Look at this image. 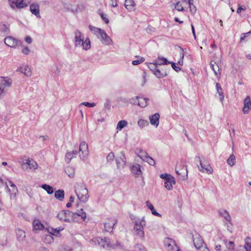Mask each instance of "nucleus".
<instances>
[{
  "label": "nucleus",
  "mask_w": 251,
  "mask_h": 251,
  "mask_svg": "<svg viewBox=\"0 0 251 251\" xmlns=\"http://www.w3.org/2000/svg\"><path fill=\"white\" fill-rule=\"evenodd\" d=\"M90 30L100 39L101 43L104 45H108L111 44L112 41L110 37L105 32L99 28L89 25Z\"/></svg>",
  "instance_id": "f257e3e1"
},
{
  "label": "nucleus",
  "mask_w": 251,
  "mask_h": 251,
  "mask_svg": "<svg viewBox=\"0 0 251 251\" xmlns=\"http://www.w3.org/2000/svg\"><path fill=\"white\" fill-rule=\"evenodd\" d=\"M192 238L194 245L197 251H210L198 233L195 232L193 234Z\"/></svg>",
  "instance_id": "f03ea898"
},
{
  "label": "nucleus",
  "mask_w": 251,
  "mask_h": 251,
  "mask_svg": "<svg viewBox=\"0 0 251 251\" xmlns=\"http://www.w3.org/2000/svg\"><path fill=\"white\" fill-rule=\"evenodd\" d=\"M90 243L93 245H99L103 248H113L114 247L110 244V239L105 237L102 239L100 237L94 238L90 241Z\"/></svg>",
  "instance_id": "7ed1b4c3"
},
{
  "label": "nucleus",
  "mask_w": 251,
  "mask_h": 251,
  "mask_svg": "<svg viewBox=\"0 0 251 251\" xmlns=\"http://www.w3.org/2000/svg\"><path fill=\"white\" fill-rule=\"evenodd\" d=\"M22 169L25 171L35 170L38 168V164L33 159L28 158L21 164Z\"/></svg>",
  "instance_id": "20e7f679"
},
{
  "label": "nucleus",
  "mask_w": 251,
  "mask_h": 251,
  "mask_svg": "<svg viewBox=\"0 0 251 251\" xmlns=\"http://www.w3.org/2000/svg\"><path fill=\"white\" fill-rule=\"evenodd\" d=\"M76 214L74 212H72L69 210H64L59 212L57 217L61 221L70 222L71 220L70 218L72 217V219L71 220L74 221V216Z\"/></svg>",
  "instance_id": "39448f33"
},
{
  "label": "nucleus",
  "mask_w": 251,
  "mask_h": 251,
  "mask_svg": "<svg viewBox=\"0 0 251 251\" xmlns=\"http://www.w3.org/2000/svg\"><path fill=\"white\" fill-rule=\"evenodd\" d=\"M12 83V81L10 78L0 77V98L4 95V89L10 87Z\"/></svg>",
  "instance_id": "423d86ee"
},
{
  "label": "nucleus",
  "mask_w": 251,
  "mask_h": 251,
  "mask_svg": "<svg viewBox=\"0 0 251 251\" xmlns=\"http://www.w3.org/2000/svg\"><path fill=\"white\" fill-rule=\"evenodd\" d=\"M164 245L168 251H181L172 239L166 238L164 241Z\"/></svg>",
  "instance_id": "0eeeda50"
},
{
  "label": "nucleus",
  "mask_w": 251,
  "mask_h": 251,
  "mask_svg": "<svg viewBox=\"0 0 251 251\" xmlns=\"http://www.w3.org/2000/svg\"><path fill=\"white\" fill-rule=\"evenodd\" d=\"M76 194L80 201L85 202L88 199V192L85 187L81 186L80 190L75 191Z\"/></svg>",
  "instance_id": "6e6552de"
},
{
  "label": "nucleus",
  "mask_w": 251,
  "mask_h": 251,
  "mask_svg": "<svg viewBox=\"0 0 251 251\" xmlns=\"http://www.w3.org/2000/svg\"><path fill=\"white\" fill-rule=\"evenodd\" d=\"M79 151L80 152V157L81 159L85 160L88 155V144L85 142H81L79 145Z\"/></svg>",
  "instance_id": "1a4fd4ad"
},
{
  "label": "nucleus",
  "mask_w": 251,
  "mask_h": 251,
  "mask_svg": "<svg viewBox=\"0 0 251 251\" xmlns=\"http://www.w3.org/2000/svg\"><path fill=\"white\" fill-rule=\"evenodd\" d=\"M197 158L198 159V161L200 163V166H198L200 171L202 172H206L208 174H211L213 172V170L210 166V164L206 161H203L202 162L200 160V157L198 156Z\"/></svg>",
  "instance_id": "9d476101"
},
{
  "label": "nucleus",
  "mask_w": 251,
  "mask_h": 251,
  "mask_svg": "<svg viewBox=\"0 0 251 251\" xmlns=\"http://www.w3.org/2000/svg\"><path fill=\"white\" fill-rule=\"evenodd\" d=\"M116 161L117 168L118 169L124 168L126 166V158L123 151L120 152L119 157L116 159Z\"/></svg>",
  "instance_id": "9b49d317"
},
{
  "label": "nucleus",
  "mask_w": 251,
  "mask_h": 251,
  "mask_svg": "<svg viewBox=\"0 0 251 251\" xmlns=\"http://www.w3.org/2000/svg\"><path fill=\"white\" fill-rule=\"evenodd\" d=\"M117 221L114 219H109L104 224V229L107 232H112L114 226L117 224Z\"/></svg>",
  "instance_id": "f8f14e48"
},
{
  "label": "nucleus",
  "mask_w": 251,
  "mask_h": 251,
  "mask_svg": "<svg viewBox=\"0 0 251 251\" xmlns=\"http://www.w3.org/2000/svg\"><path fill=\"white\" fill-rule=\"evenodd\" d=\"M84 38L82 33L78 30L75 32V42L76 47H80V44L83 41Z\"/></svg>",
  "instance_id": "ddd939ff"
},
{
  "label": "nucleus",
  "mask_w": 251,
  "mask_h": 251,
  "mask_svg": "<svg viewBox=\"0 0 251 251\" xmlns=\"http://www.w3.org/2000/svg\"><path fill=\"white\" fill-rule=\"evenodd\" d=\"M251 109V100L250 96H247L244 100V107L242 111L244 114H248Z\"/></svg>",
  "instance_id": "4468645a"
},
{
  "label": "nucleus",
  "mask_w": 251,
  "mask_h": 251,
  "mask_svg": "<svg viewBox=\"0 0 251 251\" xmlns=\"http://www.w3.org/2000/svg\"><path fill=\"white\" fill-rule=\"evenodd\" d=\"M4 43L11 48H15L17 45V40L12 36H7L4 38Z\"/></svg>",
  "instance_id": "2eb2a0df"
},
{
  "label": "nucleus",
  "mask_w": 251,
  "mask_h": 251,
  "mask_svg": "<svg viewBox=\"0 0 251 251\" xmlns=\"http://www.w3.org/2000/svg\"><path fill=\"white\" fill-rule=\"evenodd\" d=\"M30 10L31 12L35 15L37 17L40 18L39 13V6L38 4L32 3L30 6Z\"/></svg>",
  "instance_id": "dca6fc26"
},
{
  "label": "nucleus",
  "mask_w": 251,
  "mask_h": 251,
  "mask_svg": "<svg viewBox=\"0 0 251 251\" xmlns=\"http://www.w3.org/2000/svg\"><path fill=\"white\" fill-rule=\"evenodd\" d=\"M160 115L159 113H156L154 115L150 117V123L152 125L155 126L156 127L158 126L159 125V119Z\"/></svg>",
  "instance_id": "f3484780"
},
{
  "label": "nucleus",
  "mask_w": 251,
  "mask_h": 251,
  "mask_svg": "<svg viewBox=\"0 0 251 251\" xmlns=\"http://www.w3.org/2000/svg\"><path fill=\"white\" fill-rule=\"evenodd\" d=\"M33 230L34 231L42 230L44 228V225L39 220H34L32 223Z\"/></svg>",
  "instance_id": "a211bd4d"
},
{
  "label": "nucleus",
  "mask_w": 251,
  "mask_h": 251,
  "mask_svg": "<svg viewBox=\"0 0 251 251\" xmlns=\"http://www.w3.org/2000/svg\"><path fill=\"white\" fill-rule=\"evenodd\" d=\"M146 225V221L144 217L141 220H136L135 222V225L134 227V230H136L138 228L143 229L144 227Z\"/></svg>",
  "instance_id": "6ab92c4d"
},
{
  "label": "nucleus",
  "mask_w": 251,
  "mask_h": 251,
  "mask_svg": "<svg viewBox=\"0 0 251 251\" xmlns=\"http://www.w3.org/2000/svg\"><path fill=\"white\" fill-rule=\"evenodd\" d=\"M155 64L158 65H167L171 63V62L163 57L158 56L154 61Z\"/></svg>",
  "instance_id": "aec40b11"
},
{
  "label": "nucleus",
  "mask_w": 251,
  "mask_h": 251,
  "mask_svg": "<svg viewBox=\"0 0 251 251\" xmlns=\"http://www.w3.org/2000/svg\"><path fill=\"white\" fill-rule=\"evenodd\" d=\"M28 2L27 0H17L14 4V8H23L27 6Z\"/></svg>",
  "instance_id": "412c9836"
},
{
  "label": "nucleus",
  "mask_w": 251,
  "mask_h": 251,
  "mask_svg": "<svg viewBox=\"0 0 251 251\" xmlns=\"http://www.w3.org/2000/svg\"><path fill=\"white\" fill-rule=\"evenodd\" d=\"M173 184H176V181L174 177H171L170 179H168V180L165 182V187L168 190H171L173 188Z\"/></svg>",
  "instance_id": "4be33fe9"
},
{
  "label": "nucleus",
  "mask_w": 251,
  "mask_h": 251,
  "mask_svg": "<svg viewBox=\"0 0 251 251\" xmlns=\"http://www.w3.org/2000/svg\"><path fill=\"white\" fill-rule=\"evenodd\" d=\"M125 6L129 11L134 10L135 3L133 0H125Z\"/></svg>",
  "instance_id": "5701e85b"
},
{
  "label": "nucleus",
  "mask_w": 251,
  "mask_h": 251,
  "mask_svg": "<svg viewBox=\"0 0 251 251\" xmlns=\"http://www.w3.org/2000/svg\"><path fill=\"white\" fill-rule=\"evenodd\" d=\"M131 171L133 174L137 175H140L142 173L141 166L138 164L133 165L131 168Z\"/></svg>",
  "instance_id": "b1692460"
},
{
  "label": "nucleus",
  "mask_w": 251,
  "mask_h": 251,
  "mask_svg": "<svg viewBox=\"0 0 251 251\" xmlns=\"http://www.w3.org/2000/svg\"><path fill=\"white\" fill-rule=\"evenodd\" d=\"M20 71L22 73L24 74L27 76H30L31 75V72L30 68L28 66H25L24 68L21 67L17 71Z\"/></svg>",
  "instance_id": "393cba45"
},
{
  "label": "nucleus",
  "mask_w": 251,
  "mask_h": 251,
  "mask_svg": "<svg viewBox=\"0 0 251 251\" xmlns=\"http://www.w3.org/2000/svg\"><path fill=\"white\" fill-rule=\"evenodd\" d=\"M216 88L217 93H218L220 96V101L223 102L224 99V95L222 88L220 84L219 83H216Z\"/></svg>",
  "instance_id": "a878e982"
},
{
  "label": "nucleus",
  "mask_w": 251,
  "mask_h": 251,
  "mask_svg": "<svg viewBox=\"0 0 251 251\" xmlns=\"http://www.w3.org/2000/svg\"><path fill=\"white\" fill-rule=\"evenodd\" d=\"M82 47L84 50H88L91 48V43L88 38H86L85 40L82 42L80 44V47Z\"/></svg>",
  "instance_id": "bb28decb"
},
{
  "label": "nucleus",
  "mask_w": 251,
  "mask_h": 251,
  "mask_svg": "<svg viewBox=\"0 0 251 251\" xmlns=\"http://www.w3.org/2000/svg\"><path fill=\"white\" fill-rule=\"evenodd\" d=\"M16 235L18 240L22 241L25 237V233L24 230L19 229L16 230Z\"/></svg>",
  "instance_id": "cd10ccee"
},
{
  "label": "nucleus",
  "mask_w": 251,
  "mask_h": 251,
  "mask_svg": "<svg viewBox=\"0 0 251 251\" xmlns=\"http://www.w3.org/2000/svg\"><path fill=\"white\" fill-rule=\"evenodd\" d=\"M153 73L158 78H162L167 75V73L166 71H163V70L161 71L158 67Z\"/></svg>",
  "instance_id": "c85d7f7f"
},
{
  "label": "nucleus",
  "mask_w": 251,
  "mask_h": 251,
  "mask_svg": "<svg viewBox=\"0 0 251 251\" xmlns=\"http://www.w3.org/2000/svg\"><path fill=\"white\" fill-rule=\"evenodd\" d=\"M55 198L60 201H62L64 198V191L63 190H58L54 194Z\"/></svg>",
  "instance_id": "c756f323"
},
{
  "label": "nucleus",
  "mask_w": 251,
  "mask_h": 251,
  "mask_svg": "<svg viewBox=\"0 0 251 251\" xmlns=\"http://www.w3.org/2000/svg\"><path fill=\"white\" fill-rule=\"evenodd\" d=\"M146 203L147 206L151 210L152 214H153L155 216H158L159 217H161V215L155 211L153 205L152 204H151L149 201H147Z\"/></svg>",
  "instance_id": "7c9ffc66"
},
{
  "label": "nucleus",
  "mask_w": 251,
  "mask_h": 251,
  "mask_svg": "<svg viewBox=\"0 0 251 251\" xmlns=\"http://www.w3.org/2000/svg\"><path fill=\"white\" fill-rule=\"evenodd\" d=\"M219 214L221 216L223 217L226 221H231V218L229 215V213L226 210H222L220 211Z\"/></svg>",
  "instance_id": "2f4dec72"
},
{
  "label": "nucleus",
  "mask_w": 251,
  "mask_h": 251,
  "mask_svg": "<svg viewBox=\"0 0 251 251\" xmlns=\"http://www.w3.org/2000/svg\"><path fill=\"white\" fill-rule=\"evenodd\" d=\"M65 173L71 178H73L75 175V169L72 167H67L65 169Z\"/></svg>",
  "instance_id": "473e14b6"
},
{
  "label": "nucleus",
  "mask_w": 251,
  "mask_h": 251,
  "mask_svg": "<svg viewBox=\"0 0 251 251\" xmlns=\"http://www.w3.org/2000/svg\"><path fill=\"white\" fill-rule=\"evenodd\" d=\"M210 66L216 75L220 74V69L218 65L214 61H211Z\"/></svg>",
  "instance_id": "72a5a7b5"
},
{
  "label": "nucleus",
  "mask_w": 251,
  "mask_h": 251,
  "mask_svg": "<svg viewBox=\"0 0 251 251\" xmlns=\"http://www.w3.org/2000/svg\"><path fill=\"white\" fill-rule=\"evenodd\" d=\"M137 155L144 161H145L147 158L149 156V155H148V153L146 151H143L141 150H139V152L137 153Z\"/></svg>",
  "instance_id": "f704fd0d"
},
{
  "label": "nucleus",
  "mask_w": 251,
  "mask_h": 251,
  "mask_svg": "<svg viewBox=\"0 0 251 251\" xmlns=\"http://www.w3.org/2000/svg\"><path fill=\"white\" fill-rule=\"evenodd\" d=\"M41 187L45 190L47 191V192L49 194H52L53 193V187L51 186L48 184H43L42 185Z\"/></svg>",
  "instance_id": "c9c22d12"
},
{
  "label": "nucleus",
  "mask_w": 251,
  "mask_h": 251,
  "mask_svg": "<svg viewBox=\"0 0 251 251\" xmlns=\"http://www.w3.org/2000/svg\"><path fill=\"white\" fill-rule=\"evenodd\" d=\"M127 125V122L125 120L120 121L117 125V129L121 130Z\"/></svg>",
  "instance_id": "e433bc0d"
},
{
  "label": "nucleus",
  "mask_w": 251,
  "mask_h": 251,
  "mask_svg": "<svg viewBox=\"0 0 251 251\" xmlns=\"http://www.w3.org/2000/svg\"><path fill=\"white\" fill-rule=\"evenodd\" d=\"M147 100H149V99L139 98L138 105L142 107H145L147 105Z\"/></svg>",
  "instance_id": "4c0bfd02"
},
{
  "label": "nucleus",
  "mask_w": 251,
  "mask_h": 251,
  "mask_svg": "<svg viewBox=\"0 0 251 251\" xmlns=\"http://www.w3.org/2000/svg\"><path fill=\"white\" fill-rule=\"evenodd\" d=\"M75 213L76 214V215L74 216V218H75L77 216H78L81 217L83 221L85 220L86 218V213L83 211L82 209H81L80 211Z\"/></svg>",
  "instance_id": "58836bf2"
},
{
  "label": "nucleus",
  "mask_w": 251,
  "mask_h": 251,
  "mask_svg": "<svg viewBox=\"0 0 251 251\" xmlns=\"http://www.w3.org/2000/svg\"><path fill=\"white\" fill-rule=\"evenodd\" d=\"M227 163L230 166H233L235 163V157L233 155V154H232L230 155L229 158L227 159Z\"/></svg>",
  "instance_id": "ea45409f"
},
{
  "label": "nucleus",
  "mask_w": 251,
  "mask_h": 251,
  "mask_svg": "<svg viewBox=\"0 0 251 251\" xmlns=\"http://www.w3.org/2000/svg\"><path fill=\"white\" fill-rule=\"evenodd\" d=\"M0 30L1 32L5 34H8L9 33V25H7L5 24H2L0 25Z\"/></svg>",
  "instance_id": "a19ab883"
},
{
  "label": "nucleus",
  "mask_w": 251,
  "mask_h": 251,
  "mask_svg": "<svg viewBox=\"0 0 251 251\" xmlns=\"http://www.w3.org/2000/svg\"><path fill=\"white\" fill-rule=\"evenodd\" d=\"M177 168L178 166L177 165L176 168V173L178 175H184L185 173H187V168L186 166H183V168L179 170H177Z\"/></svg>",
  "instance_id": "79ce46f5"
},
{
  "label": "nucleus",
  "mask_w": 251,
  "mask_h": 251,
  "mask_svg": "<svg viewBox=\"0 0 251 251\" xmlns=\"http://www.w3.org/2000/svg\"><path fill=\"white\" fill-rule=\"evenodd\" d=\"M134 234L141 238L144 237L145 235L144 231L142 228H138L136 230H134Z\"/></svg>",
  "instance_id": "37998d69"
},
{
  "label": "nucleus",
  "mask_w": 251,
  "mask_h": 251,
  "mask_svg": "<svg viewBox=\"0 0 251 251\" xmlns=\"http://www.w3.org/2000/svg\"><path fill=\"white\" fill-rule=\"evenodd\" d=\"M63 228H59V229H57V228H50V230L49 229H48V230H49V232L50 233L51 235H56V236H57L59 234V232L63 230Z\"/></svg>",
  "instance_id": "c03bdc74"
},
{
  "label": "nucleus",
  "mask_w": 251,
  "mask_h": 251,
  "mask_svg": "<svg viewBox=\"0 0 251 251\" xmlns=\"http://www.w3.org/2000/svg\"><path fill=\"white\" fill-rule=\"evenodd\" d=\"M74 157V155H72V153H71V152H68L66 153L65 155V161L67 163H69L71 159Z\"/></svg>",
  "instance_id": "a18cd8bd"
},
{
  "label": "nucleus",
  "mask_w": 251,
  "mask_h": 251,
  "mask_svg": "<svg viewBox=\"0 0 251 251\" xmlns=\"http://www.w3.org/2000/svg\"><path fill=\"white\" fill-rule=\"evenodd\" d=\"M149 68L150 69V70L153 73L156 69L158 67L157 65L155 64V62L154 61L153 63H150L148 65Z\"/></svg>",
  "instance_id": "49530a36"
},
{
  "label": "nucleus",
  "mask_w": 251,
  "mask_h": 251,
  "mask_svg": "<svg viewBox=\"0 0 251 251\" xmlns=\"http://www.w3.org/2000/svg\"><path fill=\"white\" fill-rule=\"evenodd\" d=\"M115 158V155L114 153L112 152H110L106 158L107 161L108 162H112L114 161Z\"/></svg>",
  "instance_id": "de8ad7c7"
},
{
  "label": "nucleus",
  "mask_w": 251,
  "mask_h": 251,
  "mask_svg": "<svg viewBox=\"0 0 251 251\" xmlns=\"http://www.w3.org/2000/svg\"><path fill=\"white\" fill-rule=\"evenodd\" d=\"M135 251H146L145 247L141 244H137L134 247Z\"/></svg>",
  "instance_id": "09e8293b"
},
{
  "label": "nucleus",
  "mask_w": 251,
  "mask_h": 251,
  "mask_svg": "<svg viewBox=\"0 0 251 251\" xmlns=\"http://www.w3.org/2000/svg\"><path fill=\"white\" fill-rule=\"evenodd\" d=\"M144 60H145L144 58L141 57L137 60L132 61V64L133 65H138V64L143 62L144 61Z\"/></svg>",
  "instance_id": "8fccbe9b"
},
{
  "label": "nucleus",
  "mask_w": 251,
  "mask_h": 251,
  "mask_svg": "<svg viewBox=\"0 0 251 251\" xmlns=\"http://www.w3.org/2000/svg\"><path fill=\"white\" fill-rule=\"evenodd\" d=\"M145 161L148 162L150 165L151 166H154L155 164V162L154 159L150 156L147 158Z\"/></svg>",
  "instance_id": "3c124183"
},
{
  "label": "nucleus",
  "mask_w": 251,
  "mask_h": 251,
  "mask_svg": "<svg viewBox=\"0 0 251 251\" xmlns=\"http://www.w3.org/2000/svg\"><path fill=\"white\" fill-rule=\"evenodd\" d=\"M160 178L165 179L166 181L168 180V179H170L171 177H174L172 176L170 174H168L166 173L162 174L160 175Z\"/></svg>",
  "instance_id": "603ef678"
},
{
  "label": "nucleus",
  "mask_w": 251,
  "mask_h": 251,
  "mask_svg": "<svg viewBox=\"0 0 251 251\" xmlns=\"http://www.w3.org/2000/svg\"><path fill=\"white\" fill-rule=\"evenodd\" d=\"M84 105L85 106H87L89 107H93L96 105V103L94 102L89 103L88 102H83L80 104L79 106Z\"/></svg>",
  "instance_id": "864d4df0"
},
{
  "label": "nucleus",
  "mask_w": 251,
  "mask_h": 251,
  "mask_svg": "<svg viewBox=\"0 0 251 251\" xmlns=\"http://www.w3.org/2000/svg\"><path fill=\"white\" fill-rule=\"evenodd\" d=\"M175 6V8L177 11H183L184 10V8L183 7V6H182L181 3L179 1L177 2L176 3Z\"/></svg>",
  "instance_id": "5fc2aeb1"
},
{
  "label": "nucleus",
  "mask_w": 251,
  "mask_h": 251,
  "mask_svg": "<svg viewBox=\"0 0 251 251\" xmlns=\"http://www.w3.org/2000/svg\"><path fill=\"white\" fill-rule=\"evenodd\" d=\"M180 50H181V52L180 53V58L179 59V60L178 61V64H179L180 65H183V59L184 58V53H183L184 50L182 48H180Z\"/></svg>",
  "instance_id": "6e6d98bb"
},
{
  "label": "nucleus",
  "mask_w": 251,
  "mask_h": 251,
  "mask_svg": "<svg viewBox=\"0 0 251 251\" xmlns=\"http://www.w3.org/2000/svg\"><path fill=\"white\" fill-rule=\"evenodd\" d=\"M234 243L232 241H229L226 244V247L229 251H234Z\"/></svg>",
  "instance_id": "4d7b16f0"
},
{
  "label": "nucleus",
  "mask_w": 251,
  "mask_h": 251,
  "mask_svg": "<svg viewBox=\"0 0 251 251\" xmlns=\"http://www.w3.org/2000/svg\"><path fill=\"white\" fill-rule=\"evenodd\" d=\"M139 97H135L131 98L130 100V102L133 104H137L138 105V102L139 101Z\"/></svg>",
  "instance_id": "13d9d810"
},
{
  "label": "nucleus",
  "mask_w": 251,
  "mask_h": 251,
  "mask_svg": "<svg viewBox=\"0 0 251 251\" xmlns=\"http://www.w3.org/2000/svg\"><path fill=\"white\" fill-rule=\"evenodd\" d=\"M147 124V122L143 119H140L138 122V125L139 126L143 127Z\"/></svg>",
  "instance_id": "bf43d9fd"
},
{
  "label": "nucleus",
  "mask_w": 251,
  "mask_h": 251,
  "mask_svg": "<svg viewBox=\"0 0 251 251\" xmlns=\"http://www.w3.org/2000/svg\"><path fill=\"white\" fill-rule=\"evenodd\" d=\"M171 65L172 68L174 70H175L176 72H178L179 71H180L181 68L179 66H177L176 64V63L174 62H171Z\"/></svg>",
  "instance_id": "052dcab7"
},
{
  "label": "nucleus",
  "mask_w": 251,
  "mask_h": 251,
  "mask_svg": "<svg viewBox=\"0 0 251 251\" xmlns=\"http://www.w3.org/2000/svg\"><path fill=\"white\" fill-rule=\"evenodd\" d=\"M238 8L236 11L238 14H240L242 11H245L246 10V7L245 6L241 5L240 4H238Z\"/></svg>",
  "instance_id": "680f3d73"
},
{
  "label": "nucleus",
  "mask_w": 251,
  "mask_h": 251,
  "mask_svg": "<svg viewBox=\"0 0 251 251\" xmlns=\"http://www.w3.org/2000/svg\"><path fill=\"white\" fill-rule=\"evenodd\" d=\"M9 192H10L11 195H14V196L16 195L17 192H18V189L17 187H14L13 188H11V189H9Z\"/></svg>",
  "instance_id": "e2e57ef3"
},
{
  "label": "nucleus",
  "mask_w": 251,
  "mask_h": 251,
  "mask_svg": "<svg viewBox=\"0 0 251 251\" xmlns=\"http://www.w3.org/2000/svg\"><path fill=\"white\" fill-rule=\"evenodd\" d=\"M189 6L190 12L193 14L195 13L197 11V8L196 6L194 5L192 3H191V5H189Z\"/></svg>",
  "instance_id": "0e129e2a"
},
{
  "label": "nucleus",
  "mask_w": 251,
  "mask_h": 251,
  "mask_svg": "<svg viewBox=\"0 0 251 251\" xmlns=\"http://www.w3.org/2000/svg\"><path fill=\"white\" fill-rule=\"evenodd\" d=\"M249 35V34L248 33V32L247 33H242L241 34V37H240V42H243L244 40V39H245V38L248 37Z\"/></svg>",
  "instance_id": "69168bd1"
},
{
  "label": "nucleus",
  "mask_w": 251,
  "mask_h": 251,
  "mask_svg": "<svg viewBox=\"0 0 251 251\" xmlns=\"http://www.w3.org/2000/svg\"><path fill=\"white\" fill-rule=\"evenodd\" d=\"M100 16L102 19L105 22L106 24H108L109 21L108 18H107L105 15L103 13H100Z\"/></svg>",
  "instance_id": "338daca9"
},
{
  "label": "nucleus",
  "mask_w": 251,
  "mask_h": 251,
  "mask_svg": "<svg viewBox=\"0 0 251 251\" xmlns=\"http://www.w3.org/2000/svg\"><path fill=\"white\" fill-rule=\"evenodd\" d=\"M245 247L246 251H251V243L246 242Z\"/></svg>",
  "instance_id": "774afa93"
}]
</instances>
